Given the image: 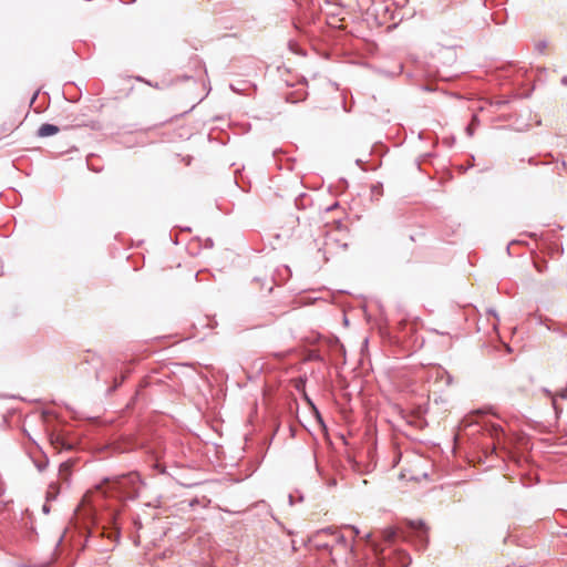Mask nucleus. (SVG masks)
I'll list each match as a JSON object with an SVG mask.
<instances>
[{"instance_id": "obj_18", "label": "nucleus", "mask_w": 567, "mask_h": 567, "mask_svg": "<svg viewBox=\"0 0 567 567\" xmlns=\"http://www.w3.org/2000/svg\"><path fill=\"white\" fill-rule=\"evenodd\" d=\"M546 48H547L546 41H539L538 43H536V50L538 52H543Z\"/></svg>"}, {"instance_id": "obj_7", "label": "nucleus", "mask_w": 567, "mask_h": 567, "mask_svg": "<svg viewBox=\"0 0 567 567\" xmlns=\"http://www.w3.org/2000/svg\"><path fill=\"white\" fill-rule=\"evenodd\" d=\"M59 132H60L59 126L51 124V123H44L38 128L37 135L39 137H49V136L55 135Z\"/></svg>"}, {"instance_id": "obj_30", "label": "nucleus", "mask_w": 567, "mask_h": 567, "mask_svg": "<svg viewBox=\"0 0 567 567\" xmlns=\"http://www.w3.org/2000/svg\"><path fill=\"white\" fill-rule=\"evenodd\" d=\"M337 484V481L333 478L331 480V482L329 483V485H336Z\"/></svg>"}, {"instance_id": "obj_15", "label": "nucleus", "mask_w": 567, "mask_h": 567, "mask_svg": "<svg viewBox=\"0 0 567 567\" xmlns=\"http://www.w3.org/2000/svg\"><path fill=\"white\" fill-rule=\"evenodd\" d=\"M383 194V185L381 183L371 185V196L372 198L379 199Z\"/></svg>"}, {"instance_id": "obj_1", "label": "nucleus", "mask_w": 567, "mask_h": 567, "mask_svg": "<svg viewBox=\"0 0 567 567\" xmlns=\"http://www.w3.org/2000/svg\"><path fill=\"white\" fill-rule=\"evenodd\" d=\"M143 482L136 472H130L113 478H105L99 487L104 497L118 501L122 506L125 502L134 501L140 496Z\"/></svg>"}, {"instance_id": "obj_17", "label": "nucleus", "mask_w": 567, "mask_h": 567, "mask_svg": "<svg viewBox=\"0 0 567 567\" xmlns=\"http://www.w3.org/2000/svg\"><path fill=\"white\" fill-rule=\"evenodd\" d=\"M566 168V163L563 161L560 163H556L555 171L560 175L561 172Z\"/></svg>"}, {"instance_id": "obj_2", "label": "nucleus", "mask_w": 567, "mask_h": 567, "mask_svg": "<svg viewBox=\"0 0 567 567\" xmlns=\"http://www.w3.org/2000/svg\"><path fill=\"white\" fill-rule=\"evenodd\" d=\"M462 431L474 440V444L496 449L504 443L505 432L499 424L486 420L464 419Z\"/></svg>"}, {"instance_id": "obj_23", "label": "nucleus", "mask_w": 567, "mask_h": 567, "mask_svg": "<svg viewBox=\"0 0 567 567\" xmlns=\"http://www.w3.org/2000/svg\"><path fill=\"white\" fill-rule=\"evenodd\" d=\"M550 320L548 318H545L543 319L542 317H539V323L540 324H545V322H549Z\"/></svg>"}, {"instance_id": "obj_14", "label": "nucleus", "mask_w": 567, "mask_h": 567, "mask_svg": "<svg viewBox=\"0 0 567 567\" xmlns=\"http://www.w3.org/2000/svg\"><path fill=\"white\" fill-rule=\"evenodd\" d=\"M398 537V530L394 527H389L383 530V538L385 542H394Z\"/></svg>"}, {"instance_id": "obj_31", "label": "nucleus", "mask_w": 567, "mask_h": 567, "mask_svg": "<svg viewBox=\"0 0 567 567\" xmlns=\"http://www.w3.org/2000/svg\"><path fill=\"white\" fill-rule=\"evenodd\" d=\"M134 544L137 545L138 544V535H136V537L134 538Z\"/></svg>"}, {"instance_id": "obj_24", "label": "nucleus", "mask_w": 567, "mask_h": 567, "mask_svg": "<svg viewBox=\"0 0 567 567\" xmlns=\"http://www.w3.org/2000/svg\"><path fill=\"white\" fill-rule=\"evenodd\" d=\"M560 83H561L563 85H567V75H564V76L561 78Z\"/></svg>"}, {"instance_id": "obj_36", "label": "nucleus", "mask_w": 567, "mask_h": 567, "mask_svg": "<svg viewBox=\"0 0 567 567\" xmlns=\"http://www.w3.org/2000/svg\"><path fill=\"white\" fill-rule=\"evenodd\" d=\"M276 355H277V357H280V358H282V357H284V354H281V353H276Z\"/></svg>"}, {"instance_id": "obj_9", "label": "nucleus", "mask_w": 567, "mask_h": 567, "mask_svg": "<svg viewBox=\"0 0 567 567\" xmlns=\"http://www.w3.org/2000/svg\"><path fill=\"white\" fill-rule=\"evenodd\" d=\"M312 203V199L309 195L302 193L295 199V206L298 209H306L308 206H310Z\"/></svg>"}, {"instance_id": "obj_4", "label": "nucleus", "mask_w": 567, "mask_h": 567, "mask_svg": "<svg viewBox=\"0 0 567 567\" xmlns=\"http://www.w3.org/2000/svg\"><path fill=\"white\" fill-rule=\"evenodd\" d=\"M130 373V368H126L123 363L113 362L97 371L96 379L104 383L106 386L105 393L110 395L124 382Z\"/></svg>"}, {"instance_id": "obj_6", "label": "nucleus", "mask_w": 567, "mask_h": 567, "mask_svg": "<svg viewBox=\"0 0 567 567\" xmlns=\"http://www.w3.org/2000/svg\"><path fill=\"white\" fill-rule=\"evenodd\" d=\"M409 0H393L392 6L395 7L394 10H391L389 6L385 7V12H390L391 20L402 21L406 18L405 12H401V10L408 4Z\"/></svg>"}, {"instance_id": "obj_29", "label": "nucleus", "mask_w": 567, "mask_h": 567, "mask_svg": "<svg viewBox=\"0 0 567 567\" xmlns=\"http://www.w3.org/2000/svg\"><path fill=\"white\" fill-rule=\"evenodd\" d=\"M488 312H489L491 315H493L494 317H497V313H496V311H495V310H489Z\"/></svg>"}, {"instance_id": "obj_22", "label": "nucleus", "mask_w": 567, "mask_h": 567, "mask_svg": "<svg viewBox=\"0 0 567 567\" xmlns=\"http://www.w3.org/2000/svg\"><path fill=\"white\" fill-rule=\"evenodd\" d=\"M214 245L213 240L210 238L206 239V247L212 248Z\"/></svg>"}, {"instance_id": "obj_32", "label": "nucleus", "mask_w": 567, "mask_h": 567, "mask_svg": "<svg viewBox=\"0 0 567 567\" xmlns=\"http://www.w3.org/2000/svg\"><path fill=\"white\" fill-rule=\"evenodd\" d=\"M62 538H63L62 536L59 538V540H58V544H56V545H60V544H61Z\"/></svg>"}, {"instance_id": "obj_16", "label": "nucleus", "mask_w": 567, "mask_h": 567, "mask_svg": "<svg viewBox=\"0 0 567 567\" xmlns=\"http://www.w3.org/2000/svg\"><path fill=\"white\" fill-rule=\"evenodd\" d=\"M478 123H480L478 116L476 114H473L472 121L466 127V132L470 136H472L474 134V130L476 128Z\"/></svg>"}, {"instance_id": "obj_27", "label": "nucleus", "mask_w": 567, "mask_h": 567, "mask_svg": "<svg viewBox=\"0 0 567 567\" xmlns=\"http://www.w3.org/2000/svg\"><path fill=\"white\" fill-rule=\"evenodd\" d=\"M355 164H357L359 167L363 168V162H362L361 159H357V161H355Z\"/></svg>"}, {"instance_id": "obj_25", "label": "nucleus", "mask_w": 567, "mask_h": 567, "mask_svg": "<svg viewBox=\"0 0 567 567\" xmlns=\"http://www.w3.org/2000/svg\"><path fill=\"white\" fill-rule=\"evenodd\" d=\"M507 102L506 101H496L494 104L497 105V106H502L504 104H506Z\"/></svg>"}, {"instance_id": "obj_28", "label": "nucleus", "mask_w": 567, "mask_h": 567, "mask_svg": "<svg viewBox=\"0 0 567 567\" xmlns=\"http://www.w3.org/2000/svg\"><path fill=\"white\" fill-rule=\"evenodd\" d=\"M303 501V495L299 493V496H297V502H302Z\"/></svg>"}, {"instance_id": "obj_12", "label": "nucleus", "mask_w": 567, "mask_h": 567, "mask_svg": "<svg viewBox=\"0 0 567 567\" xmlns=\"http://www.w3.org/2000/svg\"><path fill=\"white\" fill-rule=\"evenodd\" d=\"M159 505H161V501H156V503H145V504H143V513H142L143 519H145L146 522L154 520L156 518V516L147 514L146 513V508H157V507H159Z\"/></svg>"}, {"instance_id": "obj_13", "label": "nucleus", "mask_w": 567, "mask_h": 567, "mask_svg": "<svg viewBox=\"0 0 567 567\" xmlns=\"http://www.w3.org/2000/svg\"><path fill=\"white\" fill-rule=\"evenodd\" d=\"M543 392L551 400V405L555 411L556 416L558 417L561 413L563 409L557 404L555 394L549 390L544 388Z\"/></svg>"}, {"instance_id": "obj_21", "label": "nucleus", "mask_w": 567, "mask_h": 567, "mask_svg": "<svg viewBox=\"0 0 567 567\" xmlns=\"http://www.w3.org/2000/svg\"><path fill=\"white\" fill-rule=\"evenodd\" d=\"M42 512H43L44 514L50 513V506H49L47 503H45V504H43V506H42Z\"/></svg>"}, {"instance_id": "obj_11", "label": "nucleus", "mask_w": 567, "mask_h": 567, "mask_svg": "<svg viewBox=\"0 0 567 567\" xmlns=\"http://www.w3.org/2000/svg\"><path fill=\"white\" fill-rule=\"evenodd\" d=\"M128 519L135 533H138L143 528V517L141 513H132Z\"/></svg>"}, {"instance_id": "obj_8", "label": "nucleus", "mask_w": 567, "mask_h": 567, "mask_svg": "<svg viewBox=\"0 0 567 567\" xmlns=\"http://www.w3.org/2000/svg\"><path fill=\"white\" fill-rule=\"evenodd\" d=\"M112 516V523H113V532L109 534V537H115L116 539L120 538V527H118V519L121 516V511L115 509L111 514Z\"/></svg>"}, {"instance_id": "obj_34", "label": "nucleus", "mask_w": 567, "mask_h": 567, "mask_svg": "<svg viewBox=\"0 0 567 567\" xmlns=\"http://www.w3.org/2000/svg\"><path fill=\"white\" fill-rule=\"evenodd\" d=\"M52 498H54V496H52ZM47 499H48V501H49V499H51L50 494H48Z\"/></svg>"}, {"instance_id": "obj_19", "label": "nucleus", "mask_w": 567, "mask_h": 567, "mask_svg": "<svg viewBox=\"0 0 567 567\" xmlns=\"http://www.w3.org/2000/svg\"><path fill=\"white\" fill-rule=\"evenodd\" d=\"M347 527L350 528L354 535H359L360 530L357 526L348 525Z\"/></svg>"}, {"instance_id": "obj_10", "label": "nucleus", "mask_w": 567, "mask_h": 567, "mask_svg": "<svg viewBox=\"0 0 567 567\" xmlns=\"http://www.w3.org/2000/svg\"><path fill=\"white\" fill-rule=\"evenodd\" d=\"M435 378L444 381L446 386H451L453 383V377L443 368H437L435 371Z\"/></svg>"}, {"instance_id": "obj_33", "label": "nucleus", "mask_w": 567, "mask_h": 567, "mask_svg": "<svg viewBox=\"0 0 567 567\" xmlns=\"http://www.w3.org/2000/svg\"><path fill=\"white\" fill-rule=\"evenodd\" d=\"M38 96V93H34L33 97H32V101H34Z\"/></svg>"}, {"instance_id": "obj_5", "label": "nucleus", "mask_w": 567, "mask_h": 567, "mask_svg": "<svg viewBox=\"0 0 567 567\" xmlns=\"http://www.w3.org/2000/svg\"><path fill=\"white\" fill-rule=\"evenodd\" d=\"M408 528L415 537L419 549H424L427 546V527L423 520H409Z\"/></svg>"}, {"instance_id": "obj_35", "label": "nucleus", "mask_w": 567, "mask_h": 567, "mask_svg": "<svg viewBox=\"0 0 567 567\" xmlns=\"http://www.w3.org/2000/svg\"><path fill=\"white\" fill-rule=\"evenodd\" d=\"M92 171L94 172H99V169H96L95 167H90Z\"/></svg>"}, {"instance_id": "obj_3", "label": "nucleus", "mask_w": 567, "mask_h": 567, "mask_svg": "<svg viewBox=\"0 0 567 567\" xmlns=\"http://www.w3.org/2000/svg\"><path fill=\"white\" fill-rule=\"evenodd\" d=\"M315 547L319 550H328L331 553L334 546L342 548L344 551H352V545L349 544L344 535L336 527L329 526L317 530L310 538Z\"/></svg>"}, {"instance_id": "obj_26", "label": "nucleus", "mask_w": 567, "mask_h": 567, "mask_svg": "<svg viewBox=\"0 0 567 567\" xmlns=\"http://www.w3.org/2000/svg\"><path fill=\"white\" fill-rule=\"evenodd\" d=\"M528 163H529L530 165H537V162L535 161V158H534V157H530V158L528 159Z\"/></svg>"}, {"instance_id": "obj_20", "label": "nucleus", "mask_w": 567, "mask_h": 567, "mask_svg": "<svg viewBox=\"0 0 567 567\" xmlns=\"http://www.w3.org/2000/svg\"><path fill=\"white\" fill-rule=\"evenodd\" d=\"M288 501H289L290 505H295V503H296L295 495L293 494H289Z\"/></svg>"}]
</instances>
